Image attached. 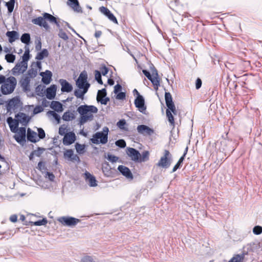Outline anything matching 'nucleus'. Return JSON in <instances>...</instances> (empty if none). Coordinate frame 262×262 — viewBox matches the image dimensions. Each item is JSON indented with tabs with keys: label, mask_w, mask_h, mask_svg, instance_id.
Here are the masks:
<instances>
[{
	"label": "nucleus",
	"mask_w": 262,
	"mask_h": 262,
	"mask_svg": "<svg viewBox=\"0 0 262 262\" xmlns=\"http://www.w3.org/2000/svg\"><path fill=\"white\" fill-rule=\"evenodd\" d=\"M81 262H95L94 261L93 258L90 256H86L84 257L82 259Z\"/></svg>",
	"instance_id": "61"
},
{
	"label": "nucleus",
	"mask_w": 262,
	"mask_h": 262,
	"mask_svg": "<svg viewBox=\"0 0 262 262\" xmlns=\"http://www.w3.org/2000/svg\"><path fill=\"white\" fill-rule=\"evenodd\" d=\"M121 90H122V86L119 84H117L114 87V92L115 94H118V93H119V91H121Z\"/></svg>",
	"instance_id": "63"
},
{
	"label": "nucleus",
	"mask_w": 262,
	"mask_h": 262,
	"mask_svg": "<svg viewBox=\"0 0 262 262\" xmlns=\"http://www.w3.org/2000/svg\"><path fill=\"white\" fill-rule=\"evenodd\" d=\"M22 63H24L25 64H27L28 61L29 60L30 57V51L29 48L26 49L24 54L23 56Z\"/></svg>",
	"instance_id": "37"
},
{
	"label": "nucleus",
	"mask_w": 262,
	"mask_h": 262,
	"mask_svg": "<svg viewBox=\"0 0 262 262\" xmlns=\"http://www.w3.org/2000/svg\"><path fill=\"white\" fill-rule=\"evenodd\" d=\"M15 5V0H10L9 2H6L5 6L8 9L9 13H12L14 10Z\"/></svg>",
	"instance_id": "36"
},
{
	"label": "nucleus",
	"mask_w": 262,
	"mask_h": 262,
	"mask_svg": "<svg viewBox=\"0 0 262 262\" xmlns=\"http://www.w3.org/2000/svg\"><path fill=\"white\" fill-rule=\"evenodd\" d=\"M100 71L101 75L105 76L107 74L108 69L106 66H104L100 68Z\"/></svg>",
	"instance_id": "58"
},
{
	"label": "nucleus",
	"mask_w": 262,
	"mask_h": 262,
	"mask_svg": "<svg viewBox=\"0 0 262 262\" xmlns=\"http://www.w3.org/2000/svg\"><path fill=\"white\" fill-rule=\"evenodd\" d=\"M28 64H25L22 61L17 63L12 69V72L13 75H16L17 74L23 73L27 69Z\"/></svg>",
	"instance_id": "11"
},
{
	"label": "nucleus",
	"mask_w": 262,
	"mask_h": 262,
	"mask_svg": "<svg viewBox=\"0 0 262 262\" xmlns=\"http://www.w3.org/2000/svg\"><path fill=\"white\" fill-rule=\"evenodd\" d=\"M75 149L78 154H83L84 152L85 145L76 143L75 144Z\"/></svg>",
	"instance_id": "43"
},
{
	"label": "nucleus",
	"mask_w": 262,
	"mask_h": 262,
	"mask_svg": "<svg viewBox=\"0 0 262 262\" xmlns=\"http://www.w3.org/2000/svg\"><path fill=\"white\" fill-rule=\"evenodd\" d=\"M107 160L112 163L116 162L118 160V157L114 155L108 154Z\"/></svg>",
	"instance_id": "53"
},
{
	"label": "nucleus",
	"mask_w": 262,
	"mask_h": 262,
	"mask_svg": "<svg viewBox=\"0 0 262 262\" xmlns=\"http://www.w3.org/2000/svg\"><path fill=\"white\" fill-rule=\"evenodd\" d=\"M76 84L78 88H90V84L88 81V74L85 70L80 74L79 76L76 80Z\"/></svg>",
	"instance_id": "5"
},
{
	"label": "nucleus",
	"mask_w": 262,
	"mask_h": 262,
	"mask_svg": "<svg viewBox=\"0 0 262 262\" xmlns=\"http://www.w3.org/2000/svg\"><path fill=\"white\" fill-rule=\"evenodd\" d=\"M137 130L139 134L143 135L150 136L154 133V130L152 128L143 124L139 125Z\"/></svg>",
	"instance_id": "10"
},
{
	"label": "nucleus",
	"mask_w": 262,
	"mask_h": 262,
	"mask_svg": "<svg viewBox=\"0 0 262 262\" xmlns=\"http://www.w3.org/2000/svg\"><path fill=\"white\" fill-rule=\"evenodd\" d=\"M166 116L168 118V121L169 122L170 125L171 126H174V118L171 114V112L168 109H167L166 111Z\"/></svg>",
	"instance_id": "38"
},
{
	"label": "nucleus",
	"mask_w": 262,
	"mask_h": 262,
	"mask_svg": "<svg viewBox=\"0 0 262 262\" xmlns=\"http://www.w3.org/2000/svg\"><path fill=\"white\" fill-rule=\"evenodd\" d=\"M154 85V89L156 90L158 89L160 85V78L159 77H151V79H149Z\"/></svg>",
	"instance_id": "34"
},
{
	"label": "nucleus",
	"mask_w": 262,
	"mask_h": 262,
	"mask_svg": "<svg viewBox=\"0 0 262 262\" xmlns=\"http://www.w3.org/2000/svg\"><path fill=\"white\" fill-rule=\"evenodd\" d=\"M20 102V100L18 97H14L10 99L8 103L7 104L6 107L8 111H10L11 110H15L18 104Z\"/></svg>",
	"instance_id": "19"
},
{
	"label": "nucleus",
	"mask_w": 262,
	"mask_h": 262,
	"mask_svg": "<svg viewBox=\"0 0 262 262\" xmlns=\"http://www.w3.org/2000/svg\"><path fill=\"white\" fill-rule=\"evenodd\" d=\"M32 23L35 25H38L40 27H43L46 30H48L49 28V26L45 20L44 17L42 16H39L32 20Z\"/></svg>",
	"instance_id": "16"
},
{
	"label": "nucleus",
	"mask_w": 262,
	"mask_h": 262,
	"mask_svg": "<svg viewBox=\"0 0 262 262\" xmlns=\"http://www.w3.org/2000/svg\"><path fill=\"white\" fill-rule=\"evenodd\" d=\"M51 107L54 111L60 113L63 111V106L62 104L59 101H53L51 102Z\"/></svg>",
	"instance_id": "27"
},
{
	"label": "nucleus",
	"mask_w": 262,
	"mask_h": 262,
	"mask_svg": "<svg viewBox=\"0 0 262 262\" xmlns=\"http://www.w3.org/2000/svg\"><path fill=\"white\" fill-rule=\"evenodd\" d=\"M149 153L148 151H144L142 155H141L140 158H139V162H145L147 161L149 159Z\"/></svg>",
	"instance_id": "39"
},
{
	"label": "nucleus",
	"mask_w": 262,
	"mask_h": 262,
	"mask_svg": "<svg viewBox=\"0 0 262 262\" xmlns=\"http://www.w3.org/2000/svg\"><path fill=\"white\" fill-rule=\"evenodd\" d=\"M14 139L17 142L20 144H24L26 142V137L22 136L20 135H16L14 136Z\"/></svg>",
	"instance_id": "40"
},
{
	"label": "nucleus",
	"mask_w": 262,
	"mask_h": 262,
	"mask_svg": "<svg viewBox=\"0 0 262 262\" xmlns=\"http://www.w3.org/2000/svg\"><path fill=\"white\" fill-rule=\"evenodd\" d=\"M42 15L45 20H48L51 23H56V18L51 14L45 12Z\"/></svg>",
	"instance_id": "32"
},
{
	"label": "nucleus",
	"mask_w": 262,
	"mask_h": 262,
	"mask_svg": "<svg viewBox=\"0 0 262 262\" xmlns=\"http://www.w3.org/2000/svg\"><path fill=\"white\" fill-rule=\"evenodd\" d=\"M37 168L40 170L46 169V166H45L44 163L41 161H40L38 162V165H37Z\"/></svg>",
	"instance_id": "64"
},
{
	"label": "nucleus",
	"mask_w": 262,
	"mask_h": 262,
	"mask_svg": "<svg viewBox=\"0 0 262 262\" xmlns=\"http://www.w3.org/2000/svg\"><path fill=\"white\" fill-rule=\"evenodd\" d=\"M27 74L29 76V78H34L37 74V70L36 69L31 68L28 71Z\"/></svg>",
	"instance_id": "45"
},
{
	"label": "nucleus",
	"mask_w": 262,
	"mask_h": 262,
	"mask_svg": "<svg viewBox=\"0 0 262 262\" xmlns=\"http://www.w3.org/2000/svg\"><path fill=\"white\" fill-rule=\"evenodd\" d=\"M107 17L110 20H111L113 23H114L115 24L118 23L117 18H116V17L114 16V15L112 12L110 14H109Z\"/></svg>",
	"instance_id": "59"
},
{
	"label": "nucleus",
	"mask_w": 262,
	"mask_h": 262,
	"mask_svg": "<svg viewBox=\"0 0 262 262\" xmlns=\"http://www.w3.org/2000/svg\"><path fill=\"white\" fill-rule=\"evenodd\" d=\"M43 111V107L40 105H37L35 106L33 110V114L35 115L41 113Z\"/></svg>",
	"instance_id": "56"
},
{
	"label": "nucleus",
	"mask_w": 262,
	"mask_h": 262,
	"mask_svg": "<svg viewBox=\"0 0 262 262\" xmlns=\"http://www.w3.org/2000/svg\"><path fill=\"white\" fill-rule=\"evenodd\" d=\"M186 153H184L183 155L180 158L177 163L174 165L173 167L172 170L171 172H174L176 171L178 169L180 168V167L182 165V164L184 161V158L185 157Z\"/></svg>",
	"instance_id": "35"
},
{
	"label": "nucleus",
	"mask_w": 262,
	"mask_h": 262,
	"mask_svg": "<svg viewBox=\"0 0 262 262\" xmlns=\"http://www.w3.org/2000/svg\"><path fill=\"white\" fill-rule=\"evenodd\" d=\"M30 82V79L28 76H26L21 79L20 81V85L24 91H28L29 90Z\"/></svg>",
	"instance_id": "25"
},
{
	"label": "nucleus",
	"mask_w": 262,
	"mask_h": 262,
	"mask_svg": "<svg viewBox=\"0 0 262 262\" xmlns=\"http://www.w3.org/2000/svg\"><path fill=\"white\" fill-rule=\"evenodd\" d=\"M171 162L172 155L168 150H165L164 155L161 157L157 165L164 168H167L170 166Z\"/></svg>",
	"instance_id": "4"
},
{
	"label": "nucleus",
	"mask_w": 262,
	"mask_h": 262,
	"mask_svg": "<svg viewBox=\"0 0 262 262\" xmlns=\"http://www.w3.org/2000/svg\"><path fill=\"white\" fill-rule=\"evenodd\" d=\"M135 106L138 108L140 112L145 114L146 106L145 105V100L142 96H137L134 102Z\"/></svg>",
	"instance_id": "7"
},
{
	"label": "nucleus",
	"mask_w": 262,
	"mask_h": 262,
	"mask_svg": "<svg viewBox=\"0 0 262 262\" xmlns=\"http://www.w3.org/2000/svg\"><path fill=\"white\" fill-rule=\"evenodd\" d=\"M58 36L64 40H67L69 38L67 34L62 29L59 30Z\"/></svg>",
	"instance_id": "52"
},
{
	"label": "nucleus",
	"mask_w": 262,
	"mask_h": 262,
	"mask_svg": "<svg viewBox=\"0 0 262 262\" xmlns=\"http://www.w3.org/2000/svg\"><path fill=\"white\" fill-rule=\"evenodd\" d=\"M102 170L104 175L107 177L110 176L112 173V168L109 163L107 162H105L102 164Z\"/></svg>",
	"instance_id": "28"
},
{
	"label": "nucleus",
	"mask_w": 262,
	"mask_h": 262,
	"mask_svg": "<svg viewBox=\"0 0 262 262\" xmlns=\"http://www.w3.org/2000/svg\"><path fill=\"white\" fill-rule=\"evenodd\" d=\"M38 136L39 139H42L46 137V133L44 130L42 128H38Z\"/></svg>",
	"instance_id": "51"
},
{
	"label": "nucleus",
	"mask_w": 262,
	"mask_h": 262,
	"mask_svg": "<svg viewBox=\"0 0 262 262\" xmlns=\"http://www.w3.org/2000/svg\"><path fill=\"white\" fill-rule=\"evenodd\" d=\"M47 222L48 221L46 219H43L42 220H40L36 222H31V225H34L37 226L45 225L47 223Z\"/></svg>",
	"instance_id": "44"
},
{
	"label": "nucleus",
	"mask_w": 262,
	"mask_h": 262,
	"mask_svg": "<svg viewBox=\"0 0 262 262\" xmlns=\"http://www.w3.org/2000/svg\"><path fill=\"white\" fill-rule=\"evenodd\" d=\"M115 144L116 146L120 148H124L126 146V142L123 139H119L116 141Z\"/></svg>",
	"instance_id": "50"
},
{
	"label": "nucleus",
	"mask_w": 262,
	"mask_h": 262,
	"mask_svg": "<svg viewBox=\"0 0 262 262\" xmlns=\"http://www.w3.org/2000/svg\"><path fill=\"white\" fill-rule=\"evenodd\" d=\"M67 4L72 9L76 12L82 13V10L79 5V3L78 0H68Z\"/></svg>",
	"instance_id": "20"
},
{
	"label": "nucleus",
	"mask_w": 262,
	"mask_h": 262,
	"mask_svg": "<svg viewBox=\"0 0 262 262\" xmlns=\"http://www.w3.org/2000/svg\"><path fill=\"white\" fill-rule=\"evenodd\" d=\"M63 157L65 159H68L69 160L74 162H79L80 158L77 155H74L72 149H67L63 154Z\"/></svg>",
	"instance_id": "13"
},
{
	"label": "nucleus",
	"mask_w": 262,
	"mask_h": 262,
	"mask_svg": "<svg viewBox=\"0 0 262 262\" xmlns=\"http://www.w3.org/2000/svg\"><path fill=\"white\" fill-rule=\"evenodd\" d=\"M40 75L42 77L41 81L44 84H48L50 83L52 76V73L50 71L46 70L44 72H41Z\"/></svg>",
	"instance_id": "21"
},
{
	"label": "nucleus",
	"mask_w": 262,
	"mask_h": 262,
	"mask_svg": "<svg viewBox=\"0 0 262 262\" xmlns=\"http://www.w3.org/2000/svg\"><path fill=\"white\" fill-rule=\"evenodd\" d=\"M37 134L30 128L27 129V140L32 143H36L38 140L36 139Z\"/></svg>",
	"instance_id": "26"
},
{
	"label": "nucleus",
	"mask_w": 262,
	"mask_h": 262,
	"mask_svg": "<svg viewBox=\"0 0 262 262\" xmlns=\"http://www.w3.org/2000/svg\"><path fill=\"white\" fill-rule=\"evenodd\" d=\"M58 221L62 225L70 227L75 226L80 222V220L70 216H62L59 217Z\"/></svg>",
	"instance_id": "6"
},
{
	"label": "nucleus",
	"mask_w": 262,
	"mask_h": 262,
	"mask_svg": "<svg viewBox=\"0 0 262 262\" xmlns=\"http://www.w3.org/2000/svg\"><path fill=\"white\" fill-rule=\"evenodd\" d=\"M202 82L200 78H198L195 81V88L198 90L201 88L202 86Z\"/></svg>",
	"instance_id": "62"
},
{
	"label": "nucleus",
	"mask_w": 262,
	"mask_h": 262,
	"mask_svg": "<svg viewBox=\"0 0 262 262\" xmlns=\"http://www.w3.org/2000/svg\"><path fill=\"white\" fill-rule=\"evenodd\" d=\"M15 118L19 123H20L24 126H27L31 119L29 116L21 112H19L16 114Z\"/></svg>",
	"instance_id": "8"
},
{
	"label": "nucleus",
	"mask_w": 262,
	"mask_h": 262,
	"mask_svg": "<svg viewBox=\"0 0 262 262\" xmlns=\"http://www.w3.org/2000/svg\"><path fill=\"white\" fill-rule=\"evenodd\" d=\"M110 100V99L108 97H101L99 98L98 102H100L102 104L106 105Z\"/></svg>",
	"instance_id": "57"
},
{
	"label": "nucleus",
	"mask_w": 262,
	"mask_h": 262,
	"mask_svg": "<svg viewBox=\"0 0 262 262\" xmlns=\"http://www.w3.org/2000/svg\"><path fill=\"white\" fill-rule=\"evenodd\" d=\"M125 98V93L124 92H120L117 94L116 99L118 100H123Z\"/></svg>",
	"instance_id": "60"
},
{
	"label": "nucleus",
	"mask_w": 262,
	"mask_h": 262,
	"mask_svg": "<svg viewBox=\"0 0 262 262\" xmlns=\"http://www.w3.org/2000/svg\"><path fill=\"white\" fill-rule=\"evenodd\" d=\"M118 171L127 179H133V176L130 169L123 165H119L118 167Z\"/></svg>",
	"instance_id": "18"
},
{
	"label": "nucleus",
	"mask_w": 262,
	"mask_h": 262,
	"mask_svg": "<svg viewBox=\"0 0 262 262\" xmlns=\"http://www.w3.org/2000/svg\"><path fill=\"white\" fill-rule=\"evenodd\" d=\"M253 232L255 235H259L262 233V227L260 226H255L253 228Z\"/></svg>",
	"instance_id": "49"
},
{
	"label": "nucleus",
	"mask_w": 262,
	"mask_h": 262,
	"mask_svg": "<svg viewBox=\"0 0 262 262\" xmlns=\"http://www.w3.org/2000/svg\"><path fill=\"white\" fill-rule=\"evenodd\" d=\"M108 128L105 126L103 128V132H97L93 135V138L90 139L91 142L95 144L101 143L104 144L108 141Z\"/></svg>",
	"instance_id": "3"
},
{
	"label": "nucleus",
	"mask_w": 262,
	"mask_h": 262,
	"mask_svg": "<svg viewBox=\"0 0 262 262\" xmlns=\"http://www.w3.org/2000/svg\"><path fill=\"white\" fill-rule=\"evenodd\" d=\"M47 114L51 115L59 123L60 121V116L57 114L55 111H49L47 112Z\"/></svg>",
	"instance_id": "48"
},
{
	"label": "nucleus",
	"mask_w": 262,
	"mask_h": 262,
	"mask_svg": "<svg viewBox=\"0 0 262 262\" xmlns=\"http://www.w3.org/2000/svg\"><path fill=\"white\" fill-rule=\"evenodd\" d=\"M49 56V52L46 49H43L41 52H38L36 57L35 59L40 60L43 59L45 57H47Z\"/></svg>",
	"instance_id": "31"
},
{
	"label": "nucleus",
	"mask_w": 262,
	"mask_h": 262,
	"mask_svg": "<svg viewBox=\"0 0 262 262\" xmlns=\"http://www.w3.org/2000/svg\"><path fill=\"white\" fill-rule=\"evenodd\" d=\"M5 59L8 62L13 63L15 59V55L12 53H8L5 55Z\"/></svg>",
	"instance_id": "46"
},
{
	"label": "nucleus",
	"mask_w": 262,
	"mask_h": 262,
	"mask_svg": "<svg viewBox=\"0 0 262 262\" xmlns=\"http://www.w3.org/2000/svg\"><path fill=\"white\" fill-rule=\"evenodd\" d=\"M57 86L55 84L51 85L46 89V97L50 100L54 99L56 96Z\"/></svg>",
	"instance_id": "17"
},
{
	"label": "nucleus",
	"mask_w": 262,
	"mask_h": 262,
	"mask_svg": "<svg viewBox=\"0 0 262 262\" xmlns=\"http://www.w3.org/2000/svg\"><path fill=\"white\" fill-rule=\"evenodd\" d=\"M62 119L66 121H69L75 118L74 114L70 111H67L64 113L62 117Z\"/></svg>",
	"instance_id": "30"
},
{
	"label": "nucleus",
	"mask_w": 262,
	"mask_h": 262,
	"mask_svg": "<svg viewBox=\"0 0 262 262\" xmlns=\"http://www.w3.org/2000/svg\"><path fill=\"white\" fill-rule=\"evenodd\" d=\"M6 35L8 37L9 42L10 43L13 42L17 39L19 37L18 32L15 31H7Z\"/></svg>",
	"instance_id": "24"
},
{
	"label": "nucleus",
	"mask_w": 262,
	"mask_h": 262,
	"mask_svg": "<svg viewBox=\"0 0 262 262\" xmlns=\"http://www.w3.org/2000/svg\"><path fill=\"white\" fill-rule=\"evenodd\" d=\"M17 84L16 79L13 76L7 78L1 86V92L4 95L11 94Z\"/></svg>",
	"instance_id": "2"
},
{
	"label": "nucleus",
	"mask_w": 262,
	"mask_h": 262,
	"mask_svg": "<svg viewBox=\"0 0 262 262\" xmlns=\"http://www.w3.org/2000/svg\"><path fill=\"white\" fill-rule=\"evenodd\" d=\"M126 124V122L125 119L120 120L117 123V126L122 130H127V128L125 127V126Z\"/></svg>",
	"instance_id": "41"
},
{
	"label": "nucleus",
	"mask_w": 262,
	"mask_h": 262,
	"mask_svg": "<svg viewBox=\"0 0 262 262\" xmlns=\"http://www.w3.org/2000/svg\"><path fill=\"white\" fill-rule=\"evenodd\" d=\"M76 139L74 133L71 132L66 133L63 138V144L65 145H70L73 144Z\"/></svg>",
	"instance_id": "9"
},
{
	"label": "nucleus",
	"mask_w": 262,
	"mask_h": 262,
	"mask_svg": "<svg viewBox=\"0 0 262 262\" xmlns=\"http://www.w3.org/2000/svg\"><path fill=\"white\" fill-rule=\"evenodd\" d=\"M89 89L87 88H78L74 91V94L77 98L83 99L84 95L88 91Z\"/></svg>",
	"instance_id": "23"
},
{
	"label": "nucleus",
	"mask_w": 262,
	"mask_h": 262,
	"mask_svg": "<svg viewBox=\"0 0 262 262\" xmlns=\"http://www.w3.org/2000/svg\"><path fill=\"white\" fill-rule=\"evenodd\" d=\"M95 77L96 80L100 84H103V81L101 79V74L100 71L98 70L95 71Z\"/></svg>",
	"instance_id": "47"
},
{
	"label": "nucleus",
	"mask_w": 262,
	"mask_h": 262,
	"mask_svg": "<svg viewBox=\"0 0 262 262\" xmlns=\"http://www.w3.org/2000/svg\"><path fill=\"white\" fill-rule=\"evenodd\" d=\"M127 154L133 161L139 162V158L141 157V154L138 150L134 148L128 147L127 148Z\"/></svg>",
	"instance_id": "12"
},
{
	"label": "nucleus",
	"mask_w": 262,
	"mask_h": 262,
	"mask_svg": "<svg viewBox=\"0 0 262 262\" xmlns=\"http://www.w3.org/2000/svg\"><path fill=\"white\" fill-rule=\"evenodd\" d=\"M7 122L12 132L15 133L18 130L19 123L16 119H13L11 117H9L7 119Z\"/></svg>",
	"instance_id": "14"
},
{
	"label": "nucleus",
	"mask_w": 262,
	"mask_h": 262,
	"mask_svg": "<svg viewBox=\"0 0 262 262\" xmlns=\"http://www.w3.org/2000/svg\"><path fill=\"white\" fill-rule=\"evenodd\" d=\"M59 82L61 86V91L62 92L69 93L72 91V85L66 80L61 79Z\"/></svg>",
	"instance_id": "15"
},
{
	"label": "nucleus",
	"mask_w": 262,
	"mask_h": 262,
	"mask_svg": "<svg viewBox=\"0 0 262 262\" xmlns=\"http://www.w3.org/2000/svg\"><path fill=\"white\" fill-rule=\"evenodd\" d=\"M165 99L167 107L169 106L172 108L173 107V104H174V103L172 101L171 95L169 92H165Z\"/></svg>",
	"instance_id": "29"
},
{
	"label": "nucleus",
	"mask_w": 262,
	"mask_h": 262,
	"mask_svg": "<svg viewBox=\"0 0 262 262\" xmlns=\"http://www.w3.org/2000/svg\"><path fill=\"white\" fill-rule=\"evenodd\" d=\"M84 175L85 177V180L89 182V184L91 187H95L97 185V181L94 176L87 171L84 173Z\"/></svg>",
	"instance_id": "22"
},
{
	"label": "nucleus",
	"mask_w": 262,
	"mask_h": 262,
	"mask_svg": "<svg viewBox=\"0 0 262 262\" xmlns=\"http://www.w3.org/2000/svg\"><path fill=\"white\" fill-rule=\"evenodd\" d=\"M21 41L27 45H29L30 43V35L29 33H24L20 37Z\"/></svg>",
	"instance_id": "33"
},
{
	"label": "nucleus",
	"mask_w": 262,
	"mask_h": 262,
	"mask_svg": "<svg viewBox=\"0 0 262 262\" xmlns=\"http://www.w3.org/2000/svg\"><path fill=\"white\" fill-rule=\"evenodd\" d=\"M107 93L106 90L105 88H103L100 90L98 91L97 95V101H99V98L101 97H105L106 96Z\"/></svg>",
	"instance_id": "42"
},
{
	"label": "nucleus",
	"mask_w": 262,
	"mask_h": 262,
	"mask_svg": "<svg viewBox=\"0 0 262 262\" xmlns=\"http://www.w3.org/2000/svg\"><path fill=\"white\" fill-rule=\"evenodd\" d=\"M247 254H248V252L246 251H243V252L241 254H235V255H234V256L236 257H238V256L241 259V261L244 262L245 257Z\"/></svg>",
	"instance_id": "54"
},
{
	"label": "nucleus",
	"mask_w": 262,
	"mask_h": 262,
	"mask_svg": "<svg viewBox=\"0 0 262 262\" xmlns=\"http://www.w3.org/2000/svg\"><path fill=\"white\" fill-rule=\"evenodd\" d=\"M77 111L80 115L79 124L81 125L89 120H92L93 115L92 113H97L98 108L94 105H81L78 107Z\"/></svg>",
	"instance_id": "1"
},
{
	"label": "nucleus",
	"mask_w": 262,
	"mask_h": 262,
	"mask_svg": "<svg viewBox=\"0 0 262 262\" xmlns=\"http://www.w3.org/2000/svg\"><path fill=\"white\" fill-rule=\"evenodd\" d=\"M43 150L44 148L38 147L37 149L33 150V152L35 156L37 157H39L41 155Z\"/></svg>",
	"instance_id": "55"
}]
</instances>
